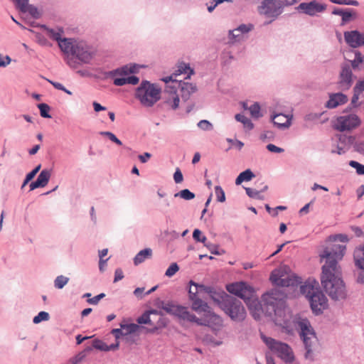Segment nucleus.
<instances>
[{
	"label": "nucleus",
	"instance_id": "1",
	"mask_svg": "<svg viewBox=\"0 0 364 364\" xmlns=\"http://www.w3.org/2000/svg\"><path fill=\"white\" fill-rule=\"evenodd\" d=\"M346 247L344 245L334 244L327 247L319 254L321 259H325L321 275V284L331 299H345L347 291L343 280L338 275V260L343 258Z\"/></svg>",
	"mask_w": 364,
	"mask_h": 364
},
{
	"label": "nucleus",
	"instance_id": "2",
	"mask_svg": "<svg viewBox=\"0 0 364 364\" xmlns=\"http://www.w3.org/2000/svg\"><path fill=\"white\" fill-rule=\"evenodd\" d=\"M284 297L283 292L273 289L264 293L261 301L255 296V293L243 300L255 318L262 312L266 316H274L275 320L284 321L286 304Z\"/></svg>",
	"mask_w": 364,
	"mask_h": 364
},
{
	"label": "nucleus",
	"instance_id": "3",
	"mask_svg": "<svg viewBox=\"0 0 364 364\" xmlns=\"http://www.w3.org/2000/svg\"><path fill=\"white\" fill-rule=\"evenodd\" d=\"M61 50L67 55L65 60L72 69H76L80 63L89 64L96 55V49L85 41L65 39Z\"/></svg>",
	"mask_w": 364,
	"mask_h": 364
},
{
	"label": "nucleus",
	"instance_id": "4",
	"mask_svg": "<svg viewBox=\"0 0 364 364\" xmlns=\"http://www.w3.org/2000/svg\"><path fill=\"white\" fill-rule=\"evenodd\" d=\"M292 322L303 342L305 359L311 362L314 361L316 360L314 346L318 341L315 330L307 318L301 317L299 315H296L293 318Z\"/></svg>",
	"mask_w": 364,
	"mask_h": 364
},
{
	"label": "nucleus",
	"instance_id": "5",
	"mask_svg": "<svg viewBox=\"0 0 364 364\" xmlns=\"http://www.w3.org/2000/svg\"><path fill=\"white\" fill-rule=\"evenodd\" d=\"M213 301L228 315L231 320L242 321L246 318V311L242 303L232 295L223 290L218 291Z\"/></svg>",
	"mask_w": 364,
	"mask_h": 364
},
{
	"label": "nucleus",
	"instance_id": "6",
	"mask_svg": "<svg viewBox=\"0 0 364 364\" xmlns=\"http://www.w3.org/2000/svg\"><path fill=\"white\" fill-rule=\"evenodd\" d=\"M161 88L159 85L143 80L136 88L134 97L144 107H152L161 99Z\"/></svg>",
	"mask_w": 364,
	"mask_h": 364
},
{
	"label": "nucleus",
	"instance_id": "7",
	"mask_svg": "<svg viewBox=\"0 0 364 364\" xmlns=\"http://www.w3.org/2000/svg\"><path fill=\"white\" fill-rule=\"evenodd\" d=\"M159 307L164 310L167 314L177 317L179 320L196 323L199 326L207 325L202 319L190 313L188 308L181 305L175 304L173 301H160Z\"/></svg>",
	"mask_w": 364,
	"mask_h": 364
},
{
	"label": "nucleus",
	"instance_id": "8",
	"mask_svg": "<svg viewBox=\"0 0 364 364\" xmlns=\"http://www.w3.org/2000/svg\"><path fill=\"white\" fill-rule=\"evenodd\" d=\"M262 341L267 347L274 353H277L286 363H291L294 360V355L291 347L286 343L278 341L271 337L262 336Z\"/></svg>",
	"mask_w": 364,
	"mask_h": 364
},
{
	"label": "nucleus",
	"instance_id": "9",
	"mask_svg": "<svg viewBox=\"0 0 364 364\" xmlns=\"http://www.w3.org/2000/svg\"><path fill=\"white\" fill-rule=\"evenodd\" d=\"M284 4L281 0H263L258 7L259 14L267 18H270L269 21L264 23L268 25L275 21L284 11Z\"/></svg>",
	"mask_w": 364,
	"mask_h": 364
},
{
	"label": "nucleus",
	"instance_id": "10",
	"mask_svg": "<svg viewBox=\"0 0 364 364\" xmlns=\"http://www.w3.org/2000/svg\"><path fill=\"white\" fill-rule=\"evenodd\" d=\"M348 109H346L344 114L338 117L333 122V127L339 132L351 131L360 124V119L355 113H348Z\"/></svg>",
	"mask_w": 364,
	"mask_h": 364
},
{
	"label": "nucleus",
	"instance_id": "11",
	"mask_svg": "<svg viewBox=\"0 0 364 364\" xmlns=\"http://www.w3.org/2000/svg\"><path fill=\"white\" fill-rule=\"evenodd\" d=\"M312 313L315 316L323 314V311L328 306V299L325 294L319 290L316 294H311L308 299Z\"/></svg>",
	"mask_w": 364,
	"mask_h": 364
},
{
	"label": "nucleus",
	"instance_id": "12",
	"mask_svg": "<svg viewBox=\"0 0 364 364\" xmlns=\"http://www.w3.org/2000/svg\"><path fill=\"white\" fill-rule=\"evenodd\" d=\"M227 291L242 299L255 293L254 289L245 282H236L226 285Z\"/></svg>",
	"mask_w": 364,
	"mask_h": 364
},
{
	"label": "nucleus",
	"instance_id": "13",
	"mask_svg": "<svg viewBox=\"0 0 364 364\" xmlns=\"http://www.w3.org/2000/svg\"><path fill=\"white\" fill-rule=\"evenodd\" d=\"M189 287L188 289V299H193L196 296H200L203 293H207L209 294L210 298L213 300L215 294L217 293L218 290L212 287L205 286L203 284H199L196 283L193 280L189 282Z\"/></svg>",
	"mask_w": 364,
	"mask_h": 364
},
{
	"label": "nucleus",
	"instance_id": "14",
	"mask_svg": "<svg viewBox=\"0 0 364 364\" xmlns=\"http://www.w3.org/2000/svg\"><path fill=\"white\" fill-rule=\"evenodd\" d=\"M270 279L274 284L282 287H294L302 283L301 278L294 274L282 277L272 273L270 276Z\"/></svg>",
	"mask_w": 364,
	"mask_h": 364
},
{
	"label": "nucleus",
	"instance_id": "15",
	"mask_svg": "<svg viewBox=\"0 0 364 364\" xmlns=\"http://www.w3.org/2000/svg\"><path fill=\"white\" fill-rule=\"evenodd\" d=\"M298 11L310 16H314L316 13H321L326 9L325 4H321L316 0L309 2H302L296 8Z\"/></svg>",
	"mask_w": 364,
	"mask_h": 364
},
{
	"label": "nucleus",
	"instance_id": "16",
	"mask_svg": "<svg viewBox=\"0 0 364 364\" xmlns=\"http://www.w3.org/2000/svg\"><path fill=\"white\" fill-rule=\"evenodd\" d=\"M353 85V73L348 65L342 66L337 82V88L341 91L348 90Z\"/></svg>",
	"mask_w": 364,
	"mask_h": 364
},
{
	"label": "nucleus",
	"instance_id": "17",
	"mask_svg": "<svg viewBox=\"0 0 364 364\" xmlns=\"http://www.w3.org/2000/svg\"><path fill=\"white\" fill-rule=\"evenodd\" d=\"M29 0H16L14 2L16 9L22 14H28L33 19L41 18V14L36 6L30 4Z\"/></svg>",
	"mask_w": 364,
	"mask_h": 364
},
{
	"label": "nucleus",
	"instance_id": "18",
	"mask_svg": "<svg viewBox=\"0 0 364 364\" xmlns=\"http://www.w3.org/2000/svg\"><path fill=\"white\" fill-rule=\"evenodd\" d=\"M353 259L355 267L361 270L358 276L357 282L364 284V243L355 248Z\"/></svg>",
	"mask_w": 364,
	"mask_h": 364
},
{
	"label": "nucleus",
	"instance_id": "19",
	"mask_svg": "<svg viewBox=\"0 0 364 364\" xmlns=\"http://www.w3.org/2000/svg\"><path fill=\"white\" fill-rule=\"evenodd\" d=\"M344 39L346 43L351 48H356L364 46V33H360L357 30L345 31Z\"/></svg>",
	"mask_w": 364,
	"mask_h": 364
},
{
	"label": "nucleus",
	"instance_id": "20",
	"mask_svg": "<svg viewBox=\"0 0 364 364\" xmlns=\"http://www.w3.org/2000/svg\"><path fill=\"white\" fill-rule=\"evenodd\" d=\"M191 301H192V306L191 309L196 311L197 313H205L208 314H210L211 316V318H215V320H220L219 316L215 315V314H211L210 312V308L208 305V304L205 301H203L200 297V296H196L193 299H189Z\"/></svg>",
	"mask_w": 364,
	"mask_h": 364
},
{
	"label": "nucleus",
	"instance_id": "21",
	"mask_svg": "<svg viewBox=\"0 0 364 364\" xmlns=\"http://www.w3.org/2000/svg\"><path fill=\"white\" fill-rule=\"evenodd\" d=\"M176 84L180 89L181 97L184 102L188 101L191 95L198 90L197 86L193 83L179 80L176 81Z\"/></svg>",
	"mask_w": 364,
	"mask_h": 364
},
{
	"label": "nucleus",
	"instance_id": "22",
	"mask_svg": "<svg viewBox=\"0 0 364 364\" xmlns=\"http://www.w3.org/2000/svg\"><path fill=\"white\" fill-rule=\"evenodd\" d=\"M348 102V97L342 92L330 93L329 100L326 102L325 107L328 109H334L344 105Z\"/></svg>",
	"mask_w": 364,
	"mask_h": 364
},
{
	"label": "nucleus",
	"instance_id": "23",
	"mask_svg": "<svg viewBox=\"0 0 364 364\" xmlns=\"http://www.w3.org/2000/svg\"><path fill=\"white\" fill-rule=\"evenodd\" d=\"M319 290L321 289L318 287V284L314 279H308L300 286L301 294L305 296L307 299L310 298L311 294H316V292L318 291Z\"/></svg>",
	"mask_w": 364,
	"mask_h": 364
},
{
	"label": "nucleus",
	"instance_id": "24",
	"mask_svg": "<svg viewBox=\"0 0 364 364\" xmlns=\"http://www.w3.org/2000/svg\"><path fill=\"white\" fill-rule=\"evenodd\" d=\"M273 124L279 129H285L291 125V118L283 114H275L272 116Z\"/></svg>",
	"mask_w": 364,
	"mask_h": 364
},
{
	"label": "nucleus",
	"instance_id": "25",
	"mask_svg": "<svg viewBox=\"0 0 364 364\" xmlns=\"http://www.w3.org/2000/svg\"><path fill=\"white\" fill-rule=\"evenodd\" d=\"M41 27L47 31L49 37L51 39L58 42V46L61 49V46H63V43H64V41H65V39H68V38H61L62 33H63V28H58V30H55L53 28L48 27L46 25H42Z\"/></svg>",
	"mask_w": 364,
	"mask_h": 364
},
{
	"label": "nucleus",
	"instance_id": "26",
	"mask_svg": "<svg viewBox=\"0 0 364 364\" xmlns=\"http://www.w3.org/2000/svg\"><path fill=\"white\" fill-rule=\"evenodd\" d=\"M168 88L170 90L168 92H170V96L165 99L164 103L168 105L171 109L176 110L179 106L180 99L176 94L177 90L175 86H170Z\"/></svg>",
	"mask_w": 364,
	"mask_h": 364
},
{
	"label": "nucleus",
	"instance_id": "27",
	"mask_svg": "<svg viewBox=\"0 0 364 364\" xmlns=\"http://www.w3.org/2000/svg\"><path fill=\"white\" fill-rule=\"evenodd\" d=\"M139 82V78L136 75H130L127 77H116L113 83L116 86H123L127 84L136 85Z\"/></svg>",
	"mask_w": 364,
	"mask_h": 364
},
{
	"label": "nucleus",
	"instance_id": "28",
	"mask_svg": "<svg viewBox=\"0 0 364 364\" xmlns=\"http://www.w3.org/2000/svg\"><path fill=\"white\" fill-rule=\"evenodd\" d=\"M152 255V250L151 248H145L140 250L134 258V264L137 266L144 262L146 259Z\"/></svg>",
	"mask_w": 364,
	"mask_h": 364
},
{
	"label": "nucleus",
	"instance_id": "29",
	"mask_svg": "<svg viewBox=\"0 0 364 364\" xmlns=\"http://www.w3.org/2000/svg\"><path fill=\"white\" fill-rule=\"evenodd\" d=\"M255 177L254 173L250 169H246L241 172L235 179V184L240 185L243 181H250Z\"/></svg>",
	"mask_w": 364,
	"mask_h": 364
},
{
	"label": "nucleus",
	"instance_id": "30",
	"mask_svg": "<svg viewBox=\"0 0 364 364\" xmlns=\"http://www.w3.org/2000/svg\"><path fill=\"white\" fill-rule=\"evenodd\" d=\"M50 178V171L48 169H43L41 171L39 175L36 178V181L42 186V188L45 187Z\"/></svg>",
	"mask_w": 364,
	"mask_h": 364
},
{
	"label": "nucleus",
	"instance_id": "31",
	"mask_svg": "<svg viewBox=\"0 0 364 364\" xmlns=\"http://www.w3.org/2000/svg\"><path fill=\"white\" fill-rule=\"evenodd\" d=\"M119 326L122 328L125 336H127L132 333H134L139 328V326L138 324H136L134 323H128V324L121 323L119 324Z\"/></svg>",
	"mask_w": 364,
	"mask_h": 364
},
{
	"label": "nucleus",
	"instance_id": "32",
	"mask_svg": "<svg viewBox=\"0 0 364 364\" xmlns=\"http://www.w3.org/2000/svg\"><path fill=\"white\" fill-rule=\"evenodd\" d=\"M357 18V14L354 11L353 9L347 8L343 15L341 18V25L343 26L347 23Z\"/></svg>",
	"mask_w": 364,
	"mask_h": 364
},
{
	"label": "nucleus",
	"instance_id": "33",
	"mask_svg": "<svg viewBox=\"0 0 364 364\" xmlns=\"http://www.w3.org/2000/svg\"><path fill=\"white\" fill-rule=\"evenodd\" d=\"M94 70L96 72L95 75H93V77L97 80H105L108 78H113L112 74H111L110 71H105L102 68H95Z\"/></svg>",
	"mask_w": 364,
	"mask_h": 364
},
{
	"label": "nucleus",
	"instance_id": "34",
	"mask_svg": "<svg viewBox=\"0 0 364 364\" xmlns=\"http://www.w3.org/2000/svg\"><path fill=\"white\" fill-rule=\"evenodd\" d=\"M176 73H175L174 75L176 76L184 73L187 74V77L185 79H190L191 76L194 74V70L191 68L188 64L183 63L178 67Z\"/></svg>",
	"mask_w": 364,
	"mask_h": 364
},
{
	"label": "nucleus",
	"instance_id": "35",
	"mask_svg": "<svg viewBox=\"0 0 364 364\" xmlns=\"http://www.w3.org/2000/svg\"><path fill=\"white\" fill-rule=\"evenodd\" d=\"M254 25L252 23H242L239 25L236 28L230 30V35L233 34L234 32H238L240 34H246L253 30Z\"/></svg>",
	"mask_w": 364,
	"mask_h": 364
},
{
	"label": "nucleus",
	"instance_id": "36",
	"mask_svg": "<svg viewBox=\"0 0 364 364\" xmlns=\"http://www.w3.org/2000/svg\"><path fill=\"white\" fill-rule=\"evenodd\" d=\"M235 118L237 122L242 123L244 127L247 128L248 130H252L254 128V124L249 118L245 117L244 114H235Z\"/></svg>",
	"mask_w": 364,
	"mask_h": 364
},
{
	"label": "nucleus",
	"instance_id": "37",
	"mask_svg": "<svg viewBox=\"0 0 364 364\" xmlns=\"http://www.w3.org/2000/svg\"><path fill=\"white\" fill-rule=\"evenodd\" d=\"M196 195L189 189L185 188L174 194V197H180L186 200H191L195 198Z\"/></svg>",
	"mask_w": 364,
	"mask_h": 364
},
{
	"label": "nucleus",
	"instance_id": "38",
	"mask_svg": "<svg viewBox=\"0 0 364 364\" xmlns=\"http://www.w3.org/2000/svg\"><path fill=\"white\" fill-rule=\"evenodd\" d=\"M40 111V114L43 118L50 119L52 117L49 114L50 110V106L46 103H40L37 105Z\"/></svg>",
	"mask_w": 364,
	"mask_h": 364
},
{
	"label": "nucleus",
	"instance_id": "39",
	"mask_svg": "<svg viewBox=\"0 0 364 364\" xmlns=\"http://www.w3.org/2000/svg\"><path fill=\"white\" fill-rule=\"evenodd\" d=\"M204 246L208 248V250L212 255H221L225 253V250H219L218 245L211 243L210 242H206L204 244Z\"/></svg>",
	"mask_w": 364,
	"mask_h": 364
},
{
	"label": "nucleus",
	"instance_id": "40",
	"mask_svg": "<svg viewBox=\"0 0 364 364\" xmlns=\"http://www.w3.org/2000/svg\"><path fill=\"white\" fill-rule=\"evenodd\" d=\"M68 277L63 275H59L54 280V287L56 289H61L68 284Z\"/></svg>",
	"mask_w": 364,
	"mask_h": 364
},
{
	"label": "nucleus",
	"instance_id": "41",
	"mask_svg": "<svg viewBox=\"0 0 364 364\" xmlns=\"http://www.w3.org/2000/svg\"><path fill=\"white\" fill-rule=\"evenodd\" d=\"M136 322L141 325L149 324L150 326H152L154 324V323L151 318V316L149 315V314L147 311H145L142 314V315H141L140 316H139L136 318Z\"/></svg>",
	"mask_w": 364,
	"mask_h": 364
},
{
	"label": "nucleus",
	"instance_id": "42",
	"mask_svg": "<svg viewBox=\"0 0 364 364\" xmlns=\"http://www.w3.org/2000/svg\"><path fill=\"white\" fill-rule=\"evenodd\" d=\"M251 116L255 119H258L262 116L260 112V105L258 102H255L249 107Z\"/></svg>",
	"mask_w": 364,
	"mask_h": 364
},
{
	"label": "nucleus",
	"instance_id": "43",
	"mask_svg": "<svg viewBox=\"0 0 364 364\" xmlns=\"http://www.w3.org/2000/svg\"><path fill=\"white\" fill-rule=\"evenodd\" d=\"M50 318L49 314L46 311H40L36 316L33 318V322L35 324H38L42 321H48Z\"/></svg>",
	"mask_w": 364,
	"mask_h": 364
},
{
	"label": "nucleus",
	"instance_id": "44",
	"mask_svg": "<svg viewBox=\"0 0 364 364\" xmlns=\"http://www.w3.org/2000/svg\"><path fill=\"white\" fill-rule=\"evenodd\" d=\"M246 194L251 198L263 200L264 196H261V191L252 188H245Z\"/></svg>",
	"mask_w": 364,
	"mask_h": 364
},
{
	"label": "nucleus",
	"instance_id": "45",
	"mask_svg": "<svg viewBox=\"0 0 364 364\" xmlns=\"http://www.w3.org/2000/svg\"><path fill=\"white\" fill-rule=\"evenodd\" d=\"M193 238L196 242H202L203 245L207 242V237L203 234L200 230L195 229L193 232Z\"/></svg>",
	"mask_w": 364,
	"mask_h": 364
},
{
	"label": "nucleus",
	"instance_id": "46",
	"mask_svg": "<svg viewBox=\"0 0 364 364\" xmlns=\"http://www.w3.org/2000/svg\"><path fill=\"white\" fill-rule=\"evenodd\" d=\"M111 74H112L113 77H114L116 75H127L129 74V65H123L120 68H117L114 70H111Z\"/></svg>",
	"mask_w": 364,
	"mask_h": 364
},
{
	"label": "nucleus",
	"instance_id": "47",
	"mask_svg": "<svg viewBox=\"0 0 364 364\" xmlns=\"http://www.w3.org/2000/svg\"><path fill=\"white\" fill-rule=\"evenodd\" d=\"M349 166L355 169L358 175H364V164H362L356 161L351 160L348 163Z\"/></svg>",
	"mask_w": 364,
	"mask_h": 364
},
{
	"label": "nucleus",
	"instance_id": "48",
	"mask_svg": "<svg viewBox=\"0 0 364 364\" xmlns=\"http://www.w3.org/2000/svg\"><path fill=\"white\" fill-rule=\"evenodd\" d=\"M93 347L99 350L107 352L108 351V345L106 344L104 341L99 338H95L93 340Z\"/></svg>",
	"mask_w": 364,
	"mask_h": 364
},
{
	"label": "nucleus",
	"instance_id": "49",
	"mask_svg": "<svg viewBox=\"0 0 364 364\" xmlns=\"http://www.w3.org/2000/svg\"><path fill=\"white\" fill-rule=\"evenodd\" d=\"M363 61L364 56L359 51H356L355 53V58L351 61V66L354 70H355Z\"/></svg>",
	"mask_w": 364,
	"mask_h": 364
},
{
	"label": "nucleus",
	"instance_id": "50",
	"mask_svg": "<svg viewBox=\"0 0 364 364\" xmlns=\"http://www.w3.org/2000/svg\"><path fill=\"white\" fill-rule=\"evenodd\" d=\"M215 193L218 202L223 203L225 201V200H226L225 193L220 186H216L215 187Z\"/></svg>",
	"mask_w": 364,
	"mask_h": 364
},
{
	"label": "nucleus",
	"instance_id": "51",
	"mask_svg": "<svg viewBox=\"0 0 364 364\" xmlns=\"http://www.w3.org/2000/svg\"><path fill=\"white\" fill-rule=\"evenodd\" d=\"M179 270V266L176 262L171 263L165 272L168 277H173Z\"/></svg>",
	"mask_w": 364,
	"mask_h": 364
},
{
	"label": "nucleus",
	"instance_id": "52",
	"mask_svg": "<svg viewBox=\"0 0 364 364\" xmlns=\"http://www.w3.org/2000/svg\"><path fill=\"white\" fill-rule=\"evenodd\" d=\"M198 127L203 131H211L213 129V124L206 119H202L198 122Z\"/></svg>",
	"mask_w": 364,
	"mask_h": 364
},
{
	"label": "nucleus",
	"instance_id": "53",
	"mask_svg": "<svg viewBox=\"0 0 364 364\" xmlns=\"http://www.w3.org/2000/svg\"><path fill=\"white\" fill-rule=\"evenodd\" d=\"M265 209L267 212L271 214L273 217H276L278 215V210H284L287 209V207L284 205H279L275 208H272L268 204H266Z\"/></svg>",
	"mask_w": 364,
	"mask_h": 364
},
{
	"label": "nucleus",
	"instance_id": "54",
	"mask_svg": "<svg viewBox=\"0 0 364 364\" xmlns=\"http://www.w3.org/2000/svg\"><path fill=\"white\" fill-rule=\"evenodd\" d=\"M330 239H331L333 242L339 241L341 242H347L349 240L348 235L346 234H337L331 235Z\"/></svg>",
	"mask_w": 364,
	"mask_h": 364
},
{
	"label": "nucleus",
	"instance_id": "55",
	"mask_svg": "<svg viewBox=\"0 0 364 364\" xmlns=\"http://www.w3.org/2000/svg\"><path fill=\"white\" fill-rule=\"evenodd\" d=\"M321 115L322 113L311 112L305 115L304 119L306 122H314L320 119Z\"/></svg>",
	"mask_w": 364,
	"mask_h": 364
},
{
	"label": "nucleus",
	"instance_id": "56",
	"mask_svg": "<svg viewBox=\"0 0 364 364\" xmlns=\"http://www.w3.org/2000/svg\"><path fill=\"white\" fill-rule=\"evenodd\" d=\"M353 149L355 151L364 155V140L355 142L353 144Z\"/></svg>",
	"mask_w": 364,
	"mask_h": 364
},
{
	"label": "nucleus",
	"instance_id": "57",
	"mask_svg": "<svg viewBox=\"0 0 364 364\" xmlns=\"http://www.w3.org/2000/svg\"><path fill=\"white\" fill-rule=\"evenodd\" d=\"M173 180L176 183H180L183 180V176L179 168H176L173 173Z\"/></svg>",
	"mask_w": 364,
	"mask_h": 364
},
{
	"label": "nucleus",
	"instance_id": "58",
	"mask_svg": "<svg viewBox=\"0 0 364 364\" xmlns=\"http://www.w3.org/2000/svg\"><path fill=\"white\" fill-rule=\"evenodd\" d=\"M267 149L272 153H282L284 151V149L280 147L277 146L276 145L273 144H269L266 146Z\"/></svg>",
	"mask_w": 364,
	"mask_h": 364
},
{
	"label": "nucleus",
	"instance_id": "59",
	"mask_svg": "<svg viewBox=\"0 0 364 364\" xmlns=\"http://www.w3.org/2000/svg\"><path fill=\"white\" fill-rule=\"evenodd\" d=\"M111 334H112L114 336L116 341H118L121 337L125 336L124 334V331L121 327L119 328L112 329Z\"/></svg>",
	"mask_w": 364,
	"mask_h": 364
},
{
	"label": "nucleus",
	"instance_id": "60",
	"mask_svg": "<svg viewBox=\"0 0 364 364\" xmlns=\"http://www.w3.org/2000/svg\"><path fill=\"white\" fill-rule=\"evenodd\" d=\"M354 92H358L361 94L364 92V80H358L353 87Z\"/></svg>",
	"mask_w": 364,
	"mask_h": 364
},
{
	"label": "nucleus",
	"instance_id": "61",
	"mask_svg": "<svg viewBox=\"0 0 364 364\" xmlns=\"http://www.w3.org/2000/svg\"><path fill=\"white\" fill-rule=\"evenodd\" d=\"M105 296V294L101 293L94 297L89 299L87 302L90 304L96 305L100 301V299H103Z\"/></svg>",
	"mask_w": 364,
	"mask_h": 364
},
{
	"label": "nucleus",
	"instance_id": "62",
	"mask_svg": "<svg viewBox=\"0 0 364 364\" xmlns=\"http://www.w3.org/2000/svg\"><path fill=\"white\" fill-rule=\"evenodd\" d=\"M85 358V353L80 352L74 358L71 359V364H77L80 362H81Z\"/></svg>",
	"mask_w": 364,
	"mask_h": 364
},
{
	"label": "nucleus",
	"instance_id": "63",
	"mask_svg": "<svg viewBox=\"0 0 364 364\" xmlns=\"http://www.w3.org/2000/svg\"><path fill=\"white\" fill-rule=\"evenodd\" d=\"M11 58L9 55H6L4 58L0 54V68H5L10 64Z\"/></svg>",
	"mask_w": 364,
	"mask_h": 364
},
{
	"label": "nucleus",
	"instance_id": "64",
	"mask_svg": "<svg viewBox=\"0 0 364 364\" xmlns=\"http://www.w3.org/2000/svg\"><path fill=\"white\" fill-rule=\"evenodd\" d=\"M124 278V273L121 268H117L114 271V282H117Z\"/></svg>",
	"mask_w": 364,
	"mask_h": 364
}]
</instances>
